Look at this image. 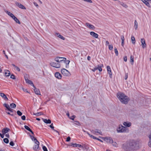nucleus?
Returning <instances> with one entry per match:
<instances>
[{
    "mask_svg": "<svg viewBox=\"0 0 151 151\" xmlns=\"http://www.w3.org/2000/svg\"><path fill=\"white\" fill-rule=\"evenodd\" d=\"M34 88H35L34 91L35 93L37 95H40V92L39 89L36 88L35 87Z\"/></svg>",
    "mask_w": 151,
    "mask_h": 151,
    "instance_id": "6ab92c4d",
    "label": "nucleus"
},
{
    "mask_svg": "<svg viewBox=\"0 0 151 151\" xmlns=\"http://www.w3.org/2000/svg\"><path fill=\"white\" fill-rule=\"evenodd\" d=\"M123 148L125 151H135L139 148V142L137 140H130L123 144Z\"/></svg>",
    "mask_w": 151,
    "mask_h": 151,
    "instance_id": "f257e3e1",
    "label": "nucleus"
},
{
    "mask_svg": "<svg viewBox=\"0 0 151 151\" xmlns=\"http://www.w3.org/2000/svg\"><path fill=\"white\" fill-rule=\"evenodd\" d=\"M5 12H6V13L9 16H11L12 14V13H11L10 12H8V11H5Z\"/></svg>",
    "mask_w": 151,
    "mask_h": 151,
    "instance_id": "a18cd8bd",
    "label": "nucleus"
},
{
    "mask_svg": "<svg viewBox=\"0 0 151 151\" xmlns=\"http://www.w3.org/2000/svg\"><path fill=\"white\" fill-rule=\"evenodd\" d=\"M62 74L63 76H68L70 75L69 72L67 70L65 69H63L61 70Z\"/></svg>",
    "mask_w": 151,
    "mask_h": 151,
    "instance_id": "0eeeda50",
    "label": "nucleus"
},
{
    "mask_svg": "<svg viewBox=\"0 0 151 151\" xmlns=\"http://www.w3.org/2000/svg\"><path fill=\"white\" fill-rule=\"evenodd\" d=\"M4 134H1V133H0V135L1 136V137L2 138H3L4 137Z\"/></svg>",
    "mask_w": 151,
    "mask_h": 151,
    "instance_id": "e2e57ef3",
    "label": "nucleus"
},
{
    "mask_svg": "<svg viewBox=\"0 0 151 151\" xmlns=\"http://www.w3.org/2000/svg\"><path fill=\"white\" fill-rule=\"evenodd\" d=\"M55 77L58 79H60L61 78L62 76H55Z\"/></svg>",
    "mask_w": 151,
    "mask_h": 151,
    "instance_id": "052dcab7",
    "label": "nucleus"
},
{
    "mask_svg": "<svg viewBox=\"0 0 151 151\" xmlns=\"http://www.w3.org/2000/svg\"><path fill=\"white\" fill-rule=\"evenodd\" d=\"M107 71L109 76H111L112 75L111 70L110 67L108 65L106 67Z\"/></svg>",
    "mask_w": 151,
    "mask_h": 151,
    "instance_id": "aec40b11",
    "label": "nucleus"
},
{
    "mask_svg": "<svg viewBox=\"0 0 151 151\" xmlns=\"http://www.w3.org/2000/svg\"><path fill=\"white\" fill-rule=\"evenodd\" d=\"M74 124L76 125L80 126V123L78 121H75L74 122Z\"/></svg>",
    "mask_w": 151,
    "mask_h": 151,
    "instance_id": "37998d69",
    "label": "nucleus"
},
{
    "mask_svg": "<svg viewBox=\"0 0 151 151\" xmlns=\"http://www.w3.org/2000/svg\"><path fill=\"white\" fill-rule=\"evenodd\" d=\"M55 76H61L60 74L58 72H56L55 74Z\"/></svg>",
    "mask_w": 151,
    "mask_h": 151,
    "instance_id": "5fc2aeb1",
    "label": "nucleus"
},
{
    "mask_svg": "<svg viewBox=\"0 0 151 151\" xmlns=\"http://www.w3.org/2000/svg\"><path fill=\"white\" fill-rule=\"evenodd\" d=\"M63 62L64 63H66V64H68L70 62V60H66H66L65 61H63Z\"/></svg>",
    "mask_w": 151,
    "mask_h": 151,
    "instance_id": "a19ab883",
    "label": "nucleus"
},
{
    "mask_svg": "<svg viewBox=\"0 0 151 151\" xmlns=\"http://www.w3.org/2000/svg\"><path fill=\"white\" fill-rule=\"evenodd\" d=\"M24 127L26 129L30 132L32 134H33V132L28 126L26 125H25Z\"/></svg>",
    "mask_w": 151,
    "mask_h": 151,
    "instance_id": "5701e85b",
    "label": "nucleus"
},
{
    "mask_svg": "<svg viewBox=\"0 0 151 151\" xmlns=\"http://www.w3.org/2000/svg\"><path fill=\"white\" fill-rule=\"evenodd\" d=\"M35 145L33 147V149L35 151H37L39 149V145L40 144L39 142L37 141L35 142Z\"/></svg>",
    "mask_w": 151,
    "mask_h": 151,
    "instance_id": "6e6552de",
    "label": "nucleus"
},
{
    "mask_svg": "<svg viewBox=\"0 0 151 151\" xmlns=\"http://www.w3.org/2000/svg\"><path fill=\"white\" fill-rule=\"evenodd\" d=\"M17 114L19 116H21L22 115V112H21L19 111H17Z\"/></svg>",
    "mask_w": 151,
    "mask_h": 151,
    "instance_id": "c03bdc74",
    "label": "nucleus"
},
{
    "mask_svg": "<svg viewBox=\"0 0 151 151\" xmlns=\"http://www.w3.org/2000/svg\"><path fill=\"white\" fill-rule=\"evenodd\" d=\"M56 35H57V37H59V38H60L61 39L63 40H65V38L63 36L61 35L59 33H56Z\"/></svg>",
    "mask_w": 151,
    "mask_h": 151,
    "instance_id": "4be33fe9",
    "label": "nucleus"
},
{
    "mask_svg": "<svg viewBox=\"0 0 151 151\" xmlns=\"http://www.w3.org/2000/svg\"><path fill=\"white\" fill-rule=\"evenodd\" d=\"M85 24L90 29L94 30L95 28L94 26L88 23H86Z\"/></svg>",
    "mask_w": 151,
    "mask_h": 151,
    "instance_id": "f8f14e48",
    "label": "nucleus"
},
{
    "mask_svg": "<svg viewBox=\"0 0 151 151\" xmlns=\"http://www.w3.org/2000/svg\"><path fill=\"white\" fill-rule=\"evenodd\" d=\"M3 105L8 110L11 112H13V110L10 107L8 104H4Z\"/></svg>",
    "mask_w": 151,
    "mask_h": 151,
    "instance_id": "ddd939ff",
    "label": "nucleus"
},
{
    "mask_svg": "<svg viewBox=\"0 0 151 151\" xmlns=\"http://www.w3.org/2000/svg\"><path fill=\"white\" fill-rule=\"evenodd\" d=\"M10 17H11L13 19H14L16 17L13 14L12 15L10 16Z\"/></svg>",
    "mask_w": 151,
    "mask_h": 151,
    "instance_id": "bf43d9fd",
    "label": "nucleus"
},
{
    "mask_svg": "<svg viewBox=\"0 0 151 151\" xmlns=\"http://www.w3.org/2000/svg\"><path fill=\"white\" fill-rule=\"evenodd\" d=\"M53 124L52 123L51 125L49 126V127L52 129H54V127L53 126Z\"/></svg>",
    "mask_w": 151,
    "mask_h": 151,
    "instance_id": "3c124183",
    "label": "nucleus"
},
{
    "mask_svg": "<svg viewBox=\"0 0 151 151\" xmlns=\"http://www.w3.org/2000/svg\"><path fill=\"white\" fill-rule=\"evenodd\" d=\"M30 137L32 140L34 141L35 142L37 141H38L35 138L34 136H30Z\"/></svg>",
    "mask_w": 151,
    "mask_h": 151,
    "instance_id": "2f4dec72",
    "label": "nucleus"
},
{
    "mask_svg": "<svg viewBox=\"0 0 151 151\" xmlns=\"http://www.w3.org/2000/svg\"><path fill=\"white\" fill-rule=\"evenodd\" d=\"M55 60L58 63L60 64V63L63 62V61H65L66 60V58L63 57H56L55 58Z\"/></svg>",
    "mask_w": 151,
    "mask_h": 151,
    "instance_id": "20e7f679",
    "label": "nucleus"
},
{
    "mask_svg": "<svg viewBox=\"0 0 151 151\" xmlns=\"http://www.w3.org/2000/svg\"><path fill=\"white\" fill-rule=\"evenodd\" d=\"M86 133L90 137L93 138L94 139H96V137H95L94 136L90 134L88 132H87Z\"/></svg>",
    "mask_w": 151,
    "mask_h": 151,
    "instance_id": "7c9ffc66",
    "label": "nucleus"
},
{
    "mask_svg": "<svg viewBox=\"0 0 151 151\" xmlns=\"http://www.w3.org/2000/svg\"><path fill=\"white\" fill-rule=\"evenodd\" d=\"M34 5L36 6V7H38V4L36 3H35V2H34Z\"/></svg>",
    "mask_w": 151,
    "mask_h": 151,
    "instance_id": "0e129e2a",
    "label": "nucleus"
},
{
    "mask_svg": "<svg viewBox=\"0 0 151 151\" xmlns=\"http://www.w3.org/2000/svg\"><path fill=\"white\" fill-rule=\"evenodd\" d=\"M149 140H151V133L150 134L149 136Z\"/></svg>",
    "mask_w": 151,
    "mask_h": 151,
    "instance_id": "774afa93",
    "label": "nucleus"
},
{
    "mask_svg": "<svg viewBox=\"0 0 151 151\" xmlns=\"http://www.w3.org/2000/svg\"><path fill=\"white\" fill-rule=\"evenodd\" d=\"M123 125L125 127H129L132 125V123L129 122H124L123 123Z\"/></svg>",
    "mask_w": 151,
    "mask_h": 151,
    "instance_id": "1a4fd4ad",
    "label": "nucleus"
},
{
    "mask_svg": "<svg viewBox=\"0 0 151 151\" xmlns=\"http://www.w3.org/2000/svg\"><path fill=\"white\" fill-rule=\"evenodd\" d=\"M15 68L16 70H17L18 71H20L19 68L17 66H16V67H15Z\"/></svg>",
    "mask_w": 151,
    "mask_h": 151,
    "instance_id": "6e6d98bb",
    "label": "nucleus"
},
{
    "mask_svg": "<svg viewBox=\"0 0 151 151\" xmlns=\"http://www.w3.org/2000/svg\"><path fill=\"white\" fill-rule=\"evenodd\" d=\"M90 34L92 37L97 38L98 37V35L93 32H90Z\"/></svg>",
    "mask_w": 151,
    "mask_h": 151,
    "instance_id": "f3484780",
    "label": "nucleus"
},
{
    "mask_svg": "<svg viewBox=\"0 0 151 151\" xmlns=\"http://www.w3.org/2000/svg\"><path fill=\"white\" fill-rule=\"evenodd\" d=\"M120 4L125 8H127V5L123 2H120Z\"/></svg>",
    "mask_w": 151,
    "mask_h": 151,
    "instance_id": "c85d7f7f",
    "label": "nucleus"
},
{
    "mask_svg": "<svg viewBox=\"0 0 151 151\" xmlns=\"http://www.w3.org/2000/svg\"><path fill=\"white\" fill-rule=\"evenodd\" d=\"M71 146H73V147H82V146L81 145L77 144H72L71 145Z\"/></svg>",
    "mask_w": 151,
    "mask_h": 151,
    "instance_id": "b1692460",
    "label": "nucleus"
},
{
    "mask_svg": "<svg viewBox=\"0 0 151 151\" xmlns=\"http://www.w3.org/2000/svg\"><path fill=\"white\" fill-rule=\"evenodd\" d=\"M148 145L149 147L151 148V140H149L148 143Z\"/></svg>",
    "mask_w": 151,
    "mask_h": 151,
    "instance_id": "8fccbe9b",
    "label": "nucleus"
},
{
    "mask_svg": "<svg viewBox=\"0 0 151 151\" xmlns=\"http://www.w3.org/2000/svg\"><path fill=\"white\" fill-rule=\"evenodd\" d=\"M5 136L8 138H9V134H6L5 135Z\"/></svg>",
    "mask_w": 151,
    "mask_h": 151,
    "instance_id": "338daca9",
    "label": "nucleus"
},
{
    "mask_svg": "<svg viewBox=\"0 0 151 151\" xmlns=\"http://www.w3.org/2000/svg\"><path fill=\"white\" fill-rule=\"evenodd\" d=\"M76 117V116L75 115H73L72 116L69 117V118L72 120H74V118Z\"/></svg>",
    "mask_w": 151,
    "mask_h": 151,
    "instance_id": "de8ad7c7",
    "label": "nucleus"
},
{
    "mask_svg": "<svg viewBox=\"0 0 151 151\" xmlns=\"http://www.w3.org/2000/svg\"><path fill=\"white\" fill-rule=\"evenodd\" d=\"M22 88L23 91L24 92H27L29 93V91H27V89H25L23 87H22Z\"/></svg>",
    "mask_w": 151,
    "mask_h": 151,
    "instance_id": "4c0bfd02",
    "label": "nucleus"
},
{
    "mask_svg": "<svg viewBox=\"0 0 151 151\" xmlns=\"http://www.w3.org/2000/svg\"><path fill=\"white\" fill-rule=\"evenodd\" d=\"M25 80L26 82V83L29 84L31 86H32L34 88H35V86L34 85L33 83L30 80L26 78L25 77Z\"/></svg>",
    "mask_w": 151,
    "mask_h": 151,
    "instance_id": "9b49d317",
    "label": "nucleus"
},
{
    "mask_svg": "<svg viewBox=\"0 0 151 151\" xmlns=\"http://www.w3.org/2000/svg\"><path fill=\"white\" fill-rule=\"evenodd\" d=\"M124 60L125 62H126L127 61V57L126 56H124Z\"/></svg>",
    "mask_w": 151,
    "mask_h": 151,
    "instance_id": "4d7b16f0",
    "label": "nucleus"
},
{
    "mask_svg": "<svg viewBox=\"0 0 151 151\" xmlns=\"http://www.w3.org/2000/svg\"><path fill=\"white\" fill-rule=\"evenodd\" d=\"M97 70L98 69L99 71L101 72L102 70L101 68V65H98V67H97Z\"/></svg>",
    "mask_w": 151,
    "mask_h": 151,
    "instance_id": "72a5a7b5",
    "label": "nucleus"
},
{
    "mask_svg": "<svg viewBox=\"0 0 151 151\" xmlns=\"http://www.w3.org/2000/svg\"><path fill=\"white\" fill-rule=\"evenodd\" d=\"M14 20L17 23L19 24H21L20 22L19 21V19L16 17H15L14 19Z\"/></svg>",
    "mask_w": 151,
    "mask_h": 151,
    "instance_id": "bb28decb",
    "label": "nucleus"
},
{
    "mask_svg": "<svg viewBox=\"0 0 151 151\" xmlns=\"http://www.w3.org/2000/svg\"><path fill=\"white\" fill-rule=\"evenodd\" d=\"M121 39L122 40V46H123L124 44V36H122L121 37Z\"/></svg>",
    "mask_w": 151,
    "mask_h": 151,
    "instance_id": "cd10ccee",
    "label": "nucleus"
},
{
    "mask_svg": "<svg viewBox=\"0 0 151 151\" xmlns=\"http://www.w3.org/2000/svg\"><path fill=\"white\" fill-rule=\"evenodd\" d=\"M0 96L3 98V99L5 101H7L8 99L6 96V95L3 93H1Z\"/></svg>",
    "mask_w": 151,
    "mask_h": 151,
    "instance_id": "a211bd4d",
    "label": "nucleus"
},
{
    "mask_svg": "<svg viewBox=\"0 0 151 151\" xmlns=\"http://www.w3.org/2000/svg\"><path fill=\"white\" fill-rule=\"evenodd\" d=\"M96 70H97V67H95L94 68L92 69V70L93 71H95Z\"/></svg>",
    "mask_w": 151,
    "mask_h": 151,
    "instance_id": "69168bd1",
    "label": "nucleus"
},
{
    "mask_svg": "<svg viewBox=\"0 0 151 151\" xmlns=\"http://www.w3.org/2000/svg\"><path fill=\"white\" fill-rule=\"evenodd\" d=\"M9 144L10 145L12 146H14V143L13 141L9 143Z\"/></svg>",
    "mask_w": 151,
    "mask_h": 151,
    "instance_id": "603ef678",
    "label": "nucleus"
},
{
    "mask_svg": "<svg viewBox=\"0 0 151 151\" xmlns=\"http://www.w3.org/2000/svg\"><path fill=\"white\" fill-rule=\"evenodd\" d=\"M10 78L13 79H16V78L15 76H10Z\"/></svg>",
    "mask_w": 151,
    "mask_h": 151,
    "instance_id": "680f3d73",
    "label": "nucleus"
},
{
    "mask_svg": "<svg viewBox=\"0 0 151 151\" xmlns=\"http://www.w3.org/2000/svg\"><path fill=\"white\" fill-rule=\"evenodd\" d=\"M4 73L5 76H10V71L8 70H5Z\"/></svg>",
    "mask_w": 151,
    "mask_h": 151,
    "instance_id": "393cba45",
    "label": "nucleus"
},
{
    "mask_svg": "<svg viewBox=\"0 0 151 151\" xmlns=\"http://www.w3.org/2000/svg\"><path fill=\"white\" fill-rule=\"evenodd\" d=\"M70 137H68L67 138L66 140V141L67 142H69L70 140Z\"/></svg>",
    "mask_w": 151,
    "mask_h": 151,
    "instance_id": "864d4df0",
    "label": "nucleus"
},
{
    "mask_svg": "<svg viewBox=\"0 0 151 151\" xmlns=\"http://www.w3.org/2000/svg\"><path fill=\"white\" fill-rule=\"evenodd\" d=\"M134 27L135 30H136L138 28V23L136 20L134 21Z\"/></svg>",
    "mask_w": 151,
    "mask_h": 151,
    "instance_id": "a878e982",
    "label": "nucleus"
},
{
    "mask_svg": "<svg viewBox=\"0 0 151 151\" xmlns=\"http://www.w3.org/2000/svg\"><path fill=\"white\" fill-rule=\"evenodd\" d=\"M148 7L150 8V5L149 3V2H151V0L148 1L147 0H141Z\"/></svg>",
    "mask_w": 151,
    "mask_h": 151,
    "instance_id": "9d476101",
    "label": "nucleus"
},
{
    "mask_svg": "<svg viewBox=\"0 0 151 151\" xmlns=\"http://www.w3.org/2000/svg\"><path fill=\"white\" fill-rule=\"evenodd\" d=\"M141 42L143 48H144L146 47V44L145 43V40L144 38L141 39Z\"/></svg>",
    "mask_w": 151,
    "mask_h": 151,
    "instance_id": "2eb2a0df",
    "label": "nucleus"
},
{
    "mask_svg": "<svg viewBox=\"0 0 151 151\" xmlns=\"http://www.w3.org/2000/svg\"><path fill=\"white\" fill-rule=\"evenodd\" d=\"M10 106L12 108H14L16 107V105L14 103H12L10 104Z\"/></svg>",
    "mask_w": 151,
    "mask_h": 151,
    "instance_id": "473e14b6",
    "label": "nucleus"
},
{
    "mask_svg": "<svg viewBox=\"0 0 151 151\" xmlns=\"http://www.w3.org/2000/svg\"><path fill=\"white\" fill-rule=\"evenodd\" d=\"M25 116L24 115L22 116L21 117L22 119L23 120H25Z\"/></svg>",
    "mask_w": 151,
    "mask_h": 151,
    "instance_id": "13d9d810",
    "label": "nucleus"
},
{
    "mask_svg": "<svg viewBox=\"0 0 151 151\" xmlns=\"http://www.w3.org/2000/svg\"><path fill=\"white\" fill-rule=\"evenodd\" d=\"M131 40L132 44H134L135 43V39L134 36H132L131 37Z\"/></svg>",
    "mask_w": 151,
    "mask_h": 151,
    "instance_id": "c756f323",
    "label": "nucleus"
},
{
    "mask_svg": "<svg viewBox=\"0 0 151 151\" xmlns=\"http://www.w3.org/2000/svg\"><path fill=\"white\" fill-rule=\"evenodd\" d=\"M9 130L10 129L8 128H4L2 130V134H5L7 133Z\"/></svg>",
    "mask_w": 151,
    "mask_h": 151,
    "instance_id": "dca6fc26",
    "label": "nucleus"
},
{
    "mask_svg": "<svg viewBox=\"0 0 151 151\" xmlns=\"http://www.w3.org/2000/svg\"><path fill=\"white\" fill-rule=\"evenodd\" d=\"M43 122L46 124H50L51 123V121L50 119L47 120V119H42Z\"/></svg>",
    "mask_w": 151,
    "mask_h": 151,
    "instance_id": "412c9836",
    "label": "nucleus"
},
{
    "mask_svg": "<svg viewBox=\"0 0 151 151\" xmlns=\"http://www.w3.org/2000/svg\"><path fill=\"white\" fill-rule=\"evenodd\" d=\"M4 141L6 143H8L9 142V139L6 138H4Z\"/></svg>",
    "mask_w": 151,
    "mask_h": 151,
    "instance_id": "ea45409f",
    "label": "nucleus"
},
{
    "mask_svg": "<svg viewBox=\"0 0 151 151\" xmlns=\"http://www.w3.org/2000/svg\"><path fill=\"white\" fill-rule=\"evenodd\" d=\"M50 65L56 68H60V64L57 62H52L50 63Z\"/></svg>",
    "mask_w": 151,
    "mask_h": 151,
    "instance_id": "39448f33",
    "label": "nucleus"
},
{
    "mask_svg": "<svg viewBox=\"0 0 151 151\" xmlns=\"http://www.w3.org/2000/svg\"><path fill=\"white\" fill-rule=\"evenodd\" d=\"M95 133H98L99 134H102V132L98 130V129H96L94 131Z\"/></svg>",
    "mask_w": 151,
    "mask_h": 151,
    "instance_id": "c9c22d12",
    "label": "nucleus"
},
{
    "mask_svg": "<svg viewBox=\"0 0 151 151\" xmlns=\"http://www.w3.org/2000/svg\"><path fill=\"white\" fill-rule=\"evenodd\" d=\"M118 133H127L129 132V130L128 128L123 126L122 125H120L116 129Z\"/></svg>",
    "mask_w": 151,
    "mask_h": 151,
    "instance_id": "7ed1b4c3",
    "label": "nucleus"
},
{
    "mask_svg": "<svg viewBox=\"0 0 151 151\" xmlns=\"http://www.w3.org/2000/svg\"><path fill=\"white\" fill-rule=\"evenodd\" d=\"M15 4L18 7H19V8L22 9H26V8L22 4L17 2H16L15 3Z\"/></svg>",
    "mask_w": 151,
    "mask_h": 151,
    "instance_id": "4468645a",
    "label": "nucleus"
},
{
    "mask_svg": "<svg viewBox=\"0 0 151 151\" xmlns=\"http://www.w3.org/2000/svg\"><path fill=\"white\" fill-rule=\"evenodd\" d=\"M42 149L44 151H48L47 148L45 146L43 147Z\"/></svg>",
    "mask_w": 151,
    "mask_h": 151,
    "instance_id": "09e8293b",
    "label": "nucleus"
},
{
    "mask_svg": "<svg viewBox=\"0 0 151 151\" xmlns=\"http://www.w3.org/2000/svg\"><path fill=\"white\" fill-rule=\"evenodd\" d=\"M130 62L131 63H132V64L134 62V57L132 56H130Z\"/></svg>",
    "mask_w": 151,
    "mask_h": 151,
    "instance_id": "58836bf2",
    "label": "nucleus"
},
{
    "mask_svg": "<svg viewBox=\"0 0 151 151\" xmlns=\"http://www.w3.org/2000/svg\"><path fill=\"white\" fill-rule=\"evenodd\" d=\"M114 51H115V53L116 54V56H118V51H117V48L116 47L115 48H114Z\"/></svg>",
    "mask_w": 151,
    "mask_h": 151,
    "instance_id": "79ce46f5",
    "label": "nucleus"
},
{
    "mask_svg": "<svg viewBox=\"0 0 151 151\" xmlns=\"http://www.w3.org/2000/svg\"><path fill=\"white\" fill-rule=\"evenodd\" d=\"M102 139L108 143H111L112 142L113 139L111 137H102Z\"/></svg>",
    "mask_w": 151,
    "mask_h": 151,
    "instance_id": "423d86ee",
    "label": "nucleus"
},
{
    "mask_svg": "<svg viewBox=\"0 0 151 151\" xmlns=\"http://www.w3.org/2000/svg\"><path fill=\"white\" fill-rule=\"evenodd\" d=\"M113 48V47L112 45H109V49L110 50H112Z\"/></svg>",
    "mask_w": 151,
    "mask_h": 151,
    "instance_id": "49530a36",
    "label": "nucleus"
},
{
    "mask_svg": "<svg viewBox=\"0 0 151 151\" xmlns=\"http://www.w3.org/2000/svg\"><path fill=\"white\" fill-rule=\"evenodd\" d=\"M42 114V113L41 112H38L36 113H33V115H35L36 116H38L39 115H40Z\"/></svg>",
    "mask_w": 151,
    "mask_h": 151,
    "instance_id": "e433bc0d",
    "label": "nucleus"
},
{
    "mask_svg": "<svg viewBox=\"0 0 151 151\" xmlns=\"http://www.w3.org/2000/svg\"><path fill=\"white\" fill-rule=\"evenodd\" d=\"M111 143L112 144V145L113 146L116 147H117V143L115 142H113V141H112V142Z\"/></svg>",
    "mask_w": 151,
    "mask_h": 151,
    "instance_id": "f704fd0d",
    "label": "nucleus"
},
{
    "mask_svg": "<svg viewBox=\"0 0 151 151\" xmlns=\"http://www.w3.org/2000/svg\"><path fill=\"white\" fill-rule=\"evenodd\" d=\"M117 97L122 104H126L129 100V98L127 96L121 92H119L117 93Z\"/></svg>",
    "mask_w": 151,
    "mask_h": 151,
    "instance_id": "f03ea898",
    "label": "nucleus"
}]
</instances>
